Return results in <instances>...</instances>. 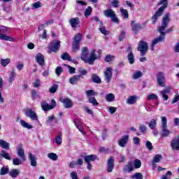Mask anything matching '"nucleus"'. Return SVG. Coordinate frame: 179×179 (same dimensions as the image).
Listing matches in <instances>:
<instances>
[{"label": "nucleus", "mask_w": 179, "mask_h": 179, "mask_svg": "<svg viewBox=\"0 0 179 179\" xmlns=\"http://www.w3.org/2000/svg\"><path fill=\"white\" fill-rule=\"evenodd\" d=\"M170 23V13H166L162 18V25L157 27V31L159 33V36L153 39L151 43V51H155V45L159 43L164 41L166 38V33L163 32Z\"/></svg>", "instance_id": "1"}, {"label": "nucleus", "mask_w": 179, "mask_h": 179, "mask_svg": "<svg viewBox=\"0 0 179 179\" xmlns=\"http://www.w3.org/2000/svg\"><path fill=\"white\" fill-rule=\"evenodd\" d=\"M89 55V49L87 47H85L82 49V52H81V59L82 61H84L85 64H89V65H93L94 64V61L96 59H99L100 58V55L96 56V50L93 49L91 51L90 56L88 58Z\"/></svg>", "instance_id": "2"}, {"label": "nucleus", "mask_w": 179, "mask_h": 179, "mask_svg": "<svg viewBox=\"0 0 179 179\" xmlns=\"http://www.w3.org/2000/svg\"><path fill=\"white\" fill-rule=\"evenodd\" d=\"M169 0H160L158 3V5H162L152 16L151 20L152 22V24H155L156 22H157V20L160 16L163 15V12H164V10L166 9L167 6H169Z\"/></svg>", "instance_id": "3"}, {"label": "nucleus", "mask_w": 179, "mask_h": 179, "mask_svg": "<svg viewBox=\"0 0 179 179\" xmlns=\"http://www.w3.org/2000/svg\"><path fill=\"white\" fill-rule=\"evenodd\" d=\"M103 15L104 16H106V17H108L109 19H110L113 23L120 24V20L118 19V17H117L115 11H114L113 9H108L103 10Z\"/></svg>", "instance_id": "4"}, {"label": "nucleus", "mask_w": 179, "mask_h": 179, "mask_svg": "<svg viewBox=\"0 0 179 179\" xmlns=\"http://www.w3.org/2000/svg\"><path fill=\"white\" fill-rule=\"evenodd\" d=\"M162 120V136L167 138L171 132L167 129V118L164 116L161 117Z\"/></svg>", "instance_id": "5"}, {"label": "nucleus", "mask_w": 179, "mask_h": 179, "mask_svg": "<svg viewBox=\"0 0 179 179\" xmlns=\"http://www.w3.org/2000/svg\"><path fill=\"white\" fill-rule=\"evenodd\" d=\"M137 50L140 52L141 57L145 55L146 52H148V50H149V45H148V42L140 41L138 42Z\"/></svg>", "instance_id": "6"}, {"label": "nucleus", "mask_w": 179, "mask_h": 179, "mask_svg": "<svg viewBox=\"0 0 179 179\" xmlns=\"http://www.w3.org/2000/svg\"><path fill=\"white\" fill-rule=\"evenodd\" d=\"M51 103L52 105L48 104L45 101L41 102V106L42 110H43V111H50V110H52L57 107V102H55V100L52 99Z\"/></svg>", "instance_id": "7"}, {"label": "nucleus", "mask_w": 179, "mask_h": 179, "mask_svg": "<svg viewBox=\"0 0 179 179\" xmlns=\"http://www.w3.org/2000/svg\"><path fill=\"white\" fill-rule=\"evenodd\" d=\"M164 82H166V76H164V73L159 71L157 74V83L161 87H166Z\"/></svg>", "instance_id": "8"}, {"label": "nucleus", "mask_w": 179, "mask_h": 179, "mask_svg": "<svg viewBox=\"0 0 179 179\" xmlns=\"http://www.w3.org/2000/svg\"><path fill=\"white\" fill-rule=\"evenodd\" d=\"M24 114L27 118H30V120H32V121L38 120V116H37V113H36V112L31 108L25 110Z\"/></svg>", "instance_id": "9"}, {"label": "nucleus", "mask_w": 179, "mask_h": 179, "mask_svg": "<svg viewBox=\"0 0 179 179\" xmlns=\"http://www.w3.org/2000/svg\"><path fill=\"white\" fill-rule=\"evenodd\" d=\"M61 47V42L59 41H55L52 42L49 46L48 53L51 54V52H57L59 48Z\"/></svg>", "instance_id": "10"}, {"label": "nucleus", "mask_w": 179, "mask_h": 179, "mask_svg": "<svg viewBox=\"0 0 179 179\" xmlns=\"http://www.w3.org/2000/svg\"><path fill=\"white\" fill-rule=\"evenodd\" d=\"M103 75L106 83H110L111 79H113V69H111V67H106Z\"/></svg>", "instance_id": "11"}, {"label": "nucleus", "mask_w": 179, "mask_h": 179, "mask_svg": "<svg viewBox=\"0 0 179 179\" xmlns=\"http://www.w3.org/2000/svg\"><path fill=\"white\" fill-rule=\"evenodd\" d=\"M170 145L172 150L179 152V135L171 141Z\"/></svg>", "instance_id": "12"}, {"label": "nucleus", "mask_w": 179, "mask_h": 179, "mask_svg": "<svg viewBox=\"0 0 179 179\" xmlns=\"http://www.w3.org/2000/svg\"><path fill=\"white\" fill-rule=\"evenodd\" d=\"M17 154L19 156L20 159L22 160V162H26V157L24 156V149L22 146V144H19L17 148Z\"/></svg>", "instance_id": "13"}, {"label": "nucleus", "mask_w": 179, "mask_h": 179, "mask_svg": "<svg viewBox=\"0 0 179 179\" xmlns=\"http://www.w3.org/2000/svg\"><path fill=\"white\" fill-rule=\"evenodd\" d=\"M128 141H129V136L128 135H125L117 141V144L120 148H125L128 143Z\"/></svg>", "instance_id": "14"}, {"label": "nucleus", "mask_w": 179, "mask_h": 179, "mask_svg": "<svg viewBox=\"0 0 179 179\" xmlns=\"http://www.w3.org/2000/svg\"><path fill=\"white\" fill-rule=\"evenodd\" d=\"M69 24H71L72 29H78L80 24V20L79 17L71 18L69 21Z\"/></svg>", "instance_id": "15"}, {"label": "nucleus", "mask_w": 179, "mask_h": 179, "mask_svg": "<svg viewBox=\"0 0 179 179\" xmlns=\"http://www.w3.org/2000/svg\"><path fill=\"white\" fill-rule=\"evenodd\" d=\"M106 170L108 173H113V170H114V157H110L108 159Z\"/></svg>", "instance_id": "16"}, {"label": "nucleus", "mask_w": 179, "mask_h": 179, "mask_svg": "<svg viewBox=\"0 0 179 179\" xmlns=\"http://www.w3.org/2000/svg\"><path fill=\"white\" fill-rule=\"evenodd\" d=\"M36 61L40 66H44L45 65V59H44V55L41 53H38L36 55Z\"/></svg>", "instance_id": "17"}, {"label": "nucleus", "mask_w": 179, "mask_h": 179, "mask_svg": "<svg viewBox=\"0 0 179 179\" xmlns=\"http://www.w3.org/2000/svg\"><path fill=\"white\" fill-rule=\"evenodd\" d=\"M28 159L30 162V164L32 167H36L37 166V157L31 152L28 153Z\"/></svg>", "instance_id": "18"}, {"label": "nucleus", "mask_w": 179, "mask_h": 179, "mask_svg": "<svg viewBox=\"0 0 179 179\" xmlns=\"http://www.w3.org/2000/svg\"><path fill=\"white\" fill-rule=\"evenodd\" d=\"M131 31H134L135 34H138L139 30H142V26L138 23H135V21L131 22Z\"/></svg>", "instance_id": "19"}, {"label": "nucleus", "mask_w": 179, "mask_h": 179, "mask_svg": "<svg viewBox=\"0 0 179 179\" xmlns=\"http://www.w3.org/2000/svg\"><path fill=\"white\" fill-rule=\"evenodd\" d=\"M61 103H63L65 108H71L73 107V102L69 99H64L60 100Z\"/></svg>", "instance_id": "20"}, {"label": "nucleus", "mask_w": 179, "mask_h": 179, "mask_svg": "<svg viewBox=\"0 0 179 179\" xmlns=\"http://www.w3.org/2000/svg\"><path fill=\"white\" fill-rule=\"evenodd\" d=\"M134 169V163H132V162H129L125 165L123 169V171L124 173H131V171H133Z\"/></svg>", "instance_id": "21"}, {"label": "nucleus", "mask_w": 179, "mask_h": 179, "mask_svg": "<svg viewBox=\"0 0 179 179\" xmlns=\"http://www.w3.org/2000/svg\"><path fill=\"white\" fill-rule=\"evenodd\" d=\"M83 159L85 163H90V162H94V160L97 159V156L94 155H90L83 157Z\"/></svg>", "instance_id": "22"}, {"label": "nucleus", "mask_w": 179, "mask_h": 179, "mask_svg": "<svg viewBox=\"0 0 179 179\" xmlns=\"http://www.w3.org/2000/svg\"><path fill=\"white\" fill-rule=\"evenodd\" d=\"M80 78H82V75H76L69 79V83L76 85L80 80Z\"/></svg>", "instance_id": "23"}, {"label": "nucleus", "mask_w": 179, "mask_h": 179, "mask_svg": "<svg viewBox=\"0 0 179 179\" xmlns=\"http://www.w3.org/2000/svg\"><path fill=\"white\" fill-rule=\"evenodd\" d=\"M0 146L2 148V149L9 150V146H10V144H9V143L6 142L5 140L0 139Z\"/></svg>", "instance_id": "24"}, {"label": "nucleus", "mask_w": 179, "mask_h": 179, "mask_svg": "<svg viewBox=\"0 0 179 179\" xmlns=\"http://www.w3.org/2000/svg\"><path fill=\"white\" fill-rule=\"evenodd\" d=\"M137 99H138V97H136V96H130L127 99L126 103L127 104H129V105L135 104V103H136Z\"/></svg>", "instance_id": "25"}, {"label": "nucleus", "mask_w": 179, "mask_h": 179, "mask_svg": "<svg viewBox=\"0 0 179 179\" xmlns=\"http://www.w3.org/2000/svg\"><path fill=\"white\" fill-rule=\"evenodd\" d=\"M99 31L104 36H108L110 31L106 29V27L103 26V22H100Z\"/></svg>", "instance_id": "26"}, {"label": "nucleus", "mask_w": 179, "mask_h": 179, "mask_svg": "<svg viewBox=\"0 0 179 179\" xmlns=\"http://www.w3.org/2000/svg\"><path fill=\"white\" fill-rule=\"evenodd\" d=\"M115 99V96L113 93H110L106 95L105 100L108 101V103H111Z\"/></svg>", "instance_id": "27"}, {"label": "nucleus", "mask_w": 179, "mask_h": 179, "mask_svg": "<svg viewBox=\"0 0 179 179\" xmlns=\"http://www.w3.org/2000/svg\"><path fill=\"white\" fill-rule=\"evenodd\" d=\"M92 81L93 83H101V79L96 73L92 75Z\"/></svg>", "instance_id": "28"}, {"label": "nucleus", "mask_w": 179, "mask_h": 179, "mask_svg": "<svg viewBox=\"0 0 179 179\" xmlns=\"http://www.w3.org/2000/svg\"><path fill=\"white\" fill-rule=\"evenodd\" d=\"M9 174L12 178H16L20 174V171L19 169H12Z\"/></svg>", "instance_id": "29"}, {"label": "nucleus", "mask_w": 179, "mask_h": 179, "mask_svg": "<svg viewBox=\"0 0 179 179\" xmlns=\"http://www.w3.org/2000/svg\"><path fill=\"white\" fill-rule=\"evenodd\" d=\"M0 40H4L5 41H15V38L8 36L3 34H0Z\"/></svg>", "instance_id": "30"}, {"label": "nucleus", "mask_w": 179, "mask_h": 179, "mask_svg": "<svg viewBox=\"0 0 179 179\" xmlns=\"http://www.w3.org/2000/svg\"><path fill=\"white\" fill-rule=\"evenodd\" d=\"M61 58L63 59V61H69L70 62H72V58L71 57V55L68 54V52H64L63 55H61Z\"/></svg>", "instance_id": "31"}, {"label": "nucleus", "mask_w": 179, "mask_h": 179, "mask_svg": "<svg viewBox=\"0 0 179 179\" xmlns=\"http://www.w3.org/2000/svg\"><path fill=\"white\" fill-rule=\"evenodd\" d=\"M127 59L129 64H132L135 62V57L134 56V52H130L127 55Z\"/></svg>", "instance_id": "32"}, {"label": "nucleus", "mask_w": 179, "mask_h": 179, "mask_svg": "<svg viewBox=\"0 0 179 179\" xmlns=\"http://www.w3.org/2000/svg\"><path fill=\"white\" fill-rule=\"evenodd\" d=\"M20 122L22 127H23V128H27V129H31L33 128V126H31V124L26 122L23 120H20Z\"/></svg>", "instance_id": "33"}, {"label": "nucleus", "mask_w": 179, "mask_h": 179, "mask_svg": "<svg viewBox=\"0 0 179 179\" xmlns=\"http://www.w3.org/2000/svg\"><path fill=\"white\" fill-rule=\"evenodd\" d=\"M82 37H83V35L82 34H77L74 38H73V42L74 43H78L80 44V41L82 40Z\"/></svg>", "instance_id": "34"}, {"label": "nucleus", "mask_w": 179, "mask_h": 179, "mask_svg": "<svg viewBox=\"0 0 179 179\" xmlns=\"http://www.w3.org/2000/svg\"><path fill=\"white\" fill-rule=\"evenodd\" d=\"M48 157L50 159V160H52L53 162H57V160H58V155L54 152L48 153Z\"/></svg>", "instance_id": "35"}, {"label": "nucleus", "mask_w": 179, "mask_h": 179, "mask_svg": "<svg viewBox=\"0 0 179 179\" xmlns=\"http://www.w3.org/2000/svg\"><path fill=\"white\" fill-rule=\"evenodd\" d=\"M142 76H143V73H142V71H135L133 74V79L136 80V79H139L141 78H142Z\"/></svg>", "instance_id": "36"}, {"label": "nucleus", "mask_w": 179, "mask_h": 179, "mask_svg": "<svg viewBox=\"0 0 179 179\" xmlns=\"http://www.w3.org/2000/svg\"><path fill=\"white\" fill-rule=\"evenodd\" d=\"M148 127L150 129H155V128L157 127V122H156V120L152 119L148 124Z\"/></svg>", "instance_id": "37"}, {"label": "nucleus", "mask_w": 179, "mask_h": 179, "mask_svg": "<svg viewBox=\"0 0 179 179\" xmlns=\"http://www.w3.org/2000/svg\"><path fill=\"white\" fill-rule=\"evenodd\" d=\"M23 160L22 159H20L19 157H15L13 159V164L14 166H20V164H22L23 163Z\"/></svg>", "instance_id": "38"}, {"label": "nucleus", "mask_w": 179, "mask_h": 179, "mask_svg": "<svg viewBox=\"0 0 179 179\" xmlns=\"http://www.w3.org/2000/svg\"><path fill=\"white\" fill-rule=\"evenodd\" d=\"M0 63L1 66H7L8 64H10V59H1Z\"/></svg>", "instance_id": "39"}, {"label": "nucleus", "mask_w": 179, "mask_h": 179, "mask_svg": "<svg viewBox=\"0 0 179 179\" xmlns=\"http://www.w3.org/2000/svg\"><path fill=\"white\" fill-rule=\"evenodd\" d=\"M73 52H76L80 48V43L77 42H73Z\"/></svg>", "instance_id": "40"}, {"label": "nucleus", "mask_w": 179, "mask_h": 179, "mask_svg": "<svg viewBox=\"0 0 179 179\" xmlns=\"http://www.w3.org/2000/svg\"><path fill=\"white\" fill-rule=\"evenodd\" d=\"M1 156L4 159H6V160H12V157H10V155L9 153L6 152L5 150H1Z\"/></svg>", "instance_id": "41"}, {"label": "nucleus", "mask_w": 179, "mask_h": 179, "mask_svg": "<svg viewBox=\"0 0 179 179\" xmlns=\"http://www.w3.org/2000/svg\"><path fill=\"white\" fill-rule=\"evenodd\" d=\"M9 173V168L3 166L0 170V176H5Z\"/></svg>", "instance_id": "42"}, {"label": "nucleus", "mask_w": 179, "mask_h": 179, "mask_svg": "<svg viewBox=\"0 0 179 179\" xmlns=\"http://www.w3.org/2000/svg\"><path fill=\"white\" fill-rule=\"evenodd\" d=\"M120 13H122L124 19H128L129 14H128V10L127 9L120 8Z\"/></svg>", "instance_id": "43"}, {"label": "nucleus", "mask_w": 179, "mask_h": 179, "mask_svg": "<svg viewBox=\"0 0 179 179\" xmlns=\"http://www.w3.org/2000/svg\"><path fill=\"white\" fill-rule=\"evenodd\" d=\"M85 94L87 97H91V96H97V92L93 90H88L85 92Z\"/></svg>", "instance_id": "44"}, {"label": "nucleus", "mask_w": 179, "mask_h": 179, "mask_svg": "<svg viewBox=\"0 0 179 179\" xmlns=\"http://www.w3.org/2000/svg\"><path fill=\"white\" fill-rule=\"evenodd\" d=\"M15 78H16V73L15 72V69H13L10 73L9 83H12L15 80Z\"/></svg>", "instance_id": "45"}, {"label": "nucleus", "mask_w": 179, "mask_h": 179, "mask_svg": "<svg viewBox=\"0 0 179 179\" xmlns=\"http://www.w3.org/2000/svg\"><path fill=\"white\" fill-rule=\"evenodd\" d=\"M162 159H163V156H162V155H156L154 156L152 162L155 163H160V160H162Z\"/></svg>", "instance_id": "46"}, {"label": "nucleus", "mask_w": 179, "mask_h": 179, "mask_svg": "<svg viewBox=\"0 0 179 179\" xmlns=\"http://www.w3.org/2000/svg\"><path fill=\"white\" fill-rule=\"evenodd\" d=\"M88 101H89V103H91V104H92V106H99V102H97V100L94 96L90 97L88 99Z\"/></svg>", "instance_id": "47"}, {"label": "nucleus", "mask_w": 179, "mask_h": 179, "mask_svg": "<svg viewBox=\"0 0 179 179\" xmlns=\"http://www.w3.org/2000/svg\"><path fill=\"white\" fill-rule=\"evenodd\" d=\"M92 10H93V8H92L91 6H88L87 8L85 10V17H89L90 16V15H92Z\"/></svg>", "instance_id": "48"}, {"label": "nucleus", "mask_w": 179, "mask_h": 179, "mask_svg": "<svg viewBox=\"0 0 179 179\" xmlns=\"http://www.w3.org/2000/svg\"><path fill=\"white\" fill-rule=\"evenodd\" d=\"M171 176H173V173L171 171H168L166 174L163 175L161 177V179H169L171 178Z\"/></svg>", "instance_id": "49"}, {"label": "nucleus", "mask_w": 179, "mask_h": 179, "mask_svg": "<svg viewBox=\"0 0 179 179\" xmlns=\"http://www.w3.org/2000/svg\"><path fill=\"white\" fill-rule=\"evenodd\" d=\"M138 130L141 134H146V131H148V128L145 126V124H141L138 127Z\"/></svg>", "instance_id": "50"}, {"label": "nucleus", "mask_w": 179, "mask_h": 179, "mask_svg": "<svg viewBox=\"0 0 179 179\" xmlns=\"http://www.w3.org/2000/svg\"><path fill=\"white\" fill-rule=\"evenodd\" d=\"M141 166H142V162L139 159H135L134 162V166L136 169H140Z\"/></svg>", "instance_id": "51"}, {"label": "nucleus", "mask_w": 179, "mask_h": 179, "mask_svg": "<svg viewBox=\"0 0 179 179\" xmlns=\"http://www.w3.org/2000/svg\"><path fill=\"white\" fill-rule=\"evenodd\" d=\"M42 6L43 3H41V2L40 1H37L32 4V7L34 8V9H38V8H41Z\"/></svg>", "instance_id": "52"}, {"label": "nucleus", "mask_w": 179, "mask_h": 179, "mask_svg": "<svg viewBox=\"0 0 179 179\" xmlns=\"http://www.w3.org/2000/svg\"><path fill=\"white\" fill-rule=\"evenodd\" d=\"M148 100H157V95L155 94H150L147 96Z\"/></svg>", "instance_id": "53"}, {"label": "nucleus", "mask_w": 179, "mask_h": 179, "mask_svg": "<svg viewBox=\"0 0 179 179\" xmlns=\"http://www.w3.org/2000/svg\"><path fill=\"white\" fill-rule=\"evenodd\" d=\"M131 178L136 179H143V176L141 173H136Z\"/></svg>", "instance_id": "54"}, {"label": "nucleus", "mask_w": 179, "mask_h": 179, "mask_svg": "<svg viewBox=\"0 0 179 179\" xmlns=\"http://www.w3.org/2000/svg\"><path fill=\"white\" fill-rule=\"evenodd\" d=\"M58 90V85H55L52 87H51L49 90L50 93H55Z\"/></svg>", "instance_id": "55"}, {"label": "nucleus", "mask_w": 179, "mask_h": 179, "mask_svg": "<svg viewBox=\"0 0 179 179\" xmlns=\"http://www.w3.org/2000/svg\"><path fill=\"white\" fill-rule=\"evenodd\" d=\"M62 72H64V69H62V67L57 66L56 68V75L57 76H59V75H61V73H62Z\"/></svg>", "instance_id": "56"}, {"label": "nucleus", "mask_w": 179, "mask_h": 179, "mask_svg": "<svg viewBox=\"0 0 179 179\" xmlns=\"http://www.w3.org/2000/svg\"><path fill=\"white\" fill-rule=\"evenodd\" d=\"M54 120H55V116H54V115L49 116L48 117V120H46V124L48 125V124H51V122H52V121H54Z\"/></svg>", "instance_id": "57"}, {"label": "nucleus", "mask_w": 179, "mask_h": 179, "mask_svg": "<svg viewBox=\"0 0 179 179\" xmlns=\"http://www.w3.org/2000/svg\"><path fill=\"white\" fill-rule=\"evenodd\" d=\"M78 72L80 73V75H81V77L87 75V71L82 68L78 69Z\"/></svg>", "instance_id": "58"}, {"label": "nucleus", "mask_w": 179, "mask_h": 179, "mask_svg": "<svg viewBox=\"0 0 179 179\" xmlns=\"http://www.w3.org/2000/svg\"><path fill=\"white\" fill-rule=\"evenodd\" d=\"M171 92V87H166L164 90L161 91L160 93L167 94Z\"/></svg>", "instance_id": "59"}, {"label": "nucleus", "mask_w": 179, "mask_h": 179, "mask_svg": "<svg viewBox=\"0 0 179 179\" xmlns=\"http://www.w3.org/2000/svg\"><path fill=\"white\" fill-rule=\"evenodd\" d=\"M113 59H114V56L111 55H106V57H105V61L106 62H111V61H113Z\"/></svg>", "instance_id": "60"}, {"label": "nucleus", "mask_w": 179, "mask_h": 179, "mask_svg": "<svg viewBox=\"0 0 179 179\" xmlns=\"http://www.w3.org/2000/svg\"><path fill=\"white\" fill-rule=\"evenodd\" d=\"M145 148H147L148 150H152L153 149V145H152L150 141H146Z\"/></svg>", "instance_id": "61"}, {"label": "nucleus", "mask_w": 179, "mask_h": 179, "mask_svg": "<svg viewBox=\"0 0 179 179\" xmlns=\"http://www.w3.org/2000/svg\"><path fill=\"white\" fill-rule=\"evenodd\" d=\"M111 5L112 6H113V8H118L120 5V1L118 0H113L111 2Z\"/></svg>", "instance_id": "62"}, {"label": "nucleus", "mask_w": 179, "mask_h": 179, "mask_svg": "<svg viewBox=\"0 0 179 179\" xmlns=\"http://www.w3.org/2000/svg\"><path fill=\"white\" fill-rule=\"evenodd\" d=\"M70 176L72 179H79V178H78V173L75 171L71 172Z\"/></svg>", "instance_id": "63"}, {"label": "nucleus", "mask_w": 179, "mask_h": 179, "mask_svg": "<svg viewBox=\"0 0 179 179\" xmlns=\"http://www.w3.org/2000/svg\"><path fill=\"white\" fill-rule=\"evenodd\" d=\"M110 114H114L117 111V108L110 106L108 108Z\"/></svg>", "instance_id": "64"}]
</instances>
